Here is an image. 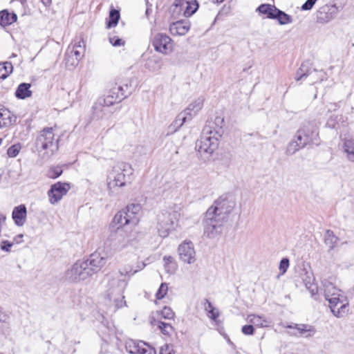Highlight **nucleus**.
<instances>
[{
	"mask_svg": "<svg viewBox=\"0 0 354 354\" xmlns=\"http://www.w3.org/2000/svg\"><path fill=\"white\" fill-rule=\"evenodd\" d=\"M132 92L131 84L115 83L107 94L100 97L92 106L91 118L97 124L104 128L110 127L112 124L111 118L113 112L109 107L125 99Z\"/></svg>",
	"mask_w": 354,
	"mask_h": 354,
	"instance_id": "1",
	"label": "nucleus"
},
{
	"mask_svg": "<svg viewBox=\"0 0 354 354\" xmlns=\"http://www.w3.org/2000/svg\"><path fill=\"white\" fill-rule=\"evenodd\" d=\"M223 122V118L216 117L214 122L208 121L203 127L201 138L196 143V149L203 160H208L218 148Z\"/></svg>",
	"mask_w": 354,
	"mask_h": 354,
	"instance_id": "2",
	"label": "nucleus"
},
{
	"mask_svg": "<svg viewBox=\"0 0 354 354\" xmlns=\"http://www.w3.org/2000/svg\"><path fill=\"white\" fill-rule=\"evenodd\" d=\"M322 289L333 315L337 318L345 317L349 311V301L344 292L327 279L322 281Z\"/></svg>",
	"mask_w": 354,
	"mask_h": 354,
	"instance_id": "3",
	"label": "nucleus"
},
{
	"mask_svg": "<svg viewBox=\"0 0 354 354\" xmlns=\"http://www.w3.org/2000/svg\"><path fill=\"white\" fill-rule=\"evenodd\" d=\"M318 135L317 128L315 124L313 122L304 124L297 131L294 139L288 143L286 153L288 156H292L307 145L317 144Z\"/></svg>",
	"mask_w": 354,
	"mask_h": 354,
	"instance_id": "4",
	"label": "nucleus"
},
{
	"mask_svg": "<svg viewBox=\"0 0 354 354\" xmlns=\"http://www.w3.org/2000/svg\"><path fill=\"white\" fill-rule=\"evenodd\" d=\"M127 286V281L119 276H111L107 285L106 297L113 302L116 308H120L126 305L124 290Z\"/></svg>",
	"mask_w": 354,
	"mask_h": 354,
	"instance_id": "5",
	"label": "nucleus"
},
{
	"mask_svg": "<svg viewBox=\"0 0 354 354\" xmlns=\"http://www.w3.org/2000/svg\"><path fill=\"white\" fill-rule=\"evenodd\" d=\"M236 206V198L232 194H225L216 200L214 204L208 208L214 214L218 216V219L227 220L228 215Z\"/></svg>",
	"mask_w": 354,
	"mask_h": 354,
	"instance_id": "6",
	"label": "nucleus"
},
{
	"mask_svg": "<svg viewBox=\"0 0 354 354\" xmlns=\"http://www.w3.org/2000/svg\"><path fill=\"white\" fill-rule=\"evenodd\" d=\"M180 213L177 211L162 212L158 216L157 229L161 237H167L178 225Z\"/></svg>",
	"mask_w": 354,
	"mask_h": 354,
	"instance_id": "7",
	"label": "nucleus"
},
{
	"mask_svg": "<svg viewBox=\"0 0 354 354\" xmlns=\"http://www.w3.org/2000/svg\"><path fill=\"white\" fill-rule=\"evenodd\" d=\"M92 275V271L88 267L86 262H84V260H79L66 271L65 279L71 282H80Z\"/></svg>",
	"mask_w": 354,
	"mask_h": 354,
	"instance_id": "8",
	"label": "nucleus"
},
{
	"mask_svg": "<svg viewBox=\"0 0 354 354\" xmlns=\"http://www.w3.org/2000/svg\"><path fill=\"white\" fill-rule=\"evenodd\" d=\"M224 220L218 219V216L212 212L207 210L203 219L204 234L210 239H213L222 232Z\"/></svg>",
	"mask_w": 354,
	"mask_h": 354,
	"instance_id": "9",
	"label": "nucleus"
},
{
	"mask_svg": "<svg viewBox=\"0 0 354 354\" xmlns=\"http://www.w3.org/2000/svg\"><path fill=\"white\" fill-rule=\"evenodd\" d=\"M35 147L39 152L49 150L53 153L54 150L57 149L52 127L44 128L40 131L35 140Z\"/></svg>",
	"mask_w": 354,
	"mask_h": 354,
	"instance_id": "10",
	"label": "nucleus"
},
{
	"mask_svg": "<svg viewBox=\"0 0 354 354\" xmlns=\"http://www.w3.org/2000/svg\"><path fill=\"white\" fill-rule=\"evenodd\" d=\"M71 187V184L68 183L57 182L53 184L47 193L50 203L51 205L58 203L63 196L66 195Z\"/></svg>",
	"mask_w": 354,
	"mask_h": 354,
	"instance_id": "11",
	"label": "nucleus"
},
{
	"mask_svg": "<svg viewBox=\"0 0 354 354\" xmlns=\"http://www.w3.org/2000/svg\"><path fill=\"white\" fill-rule=\"evenodd\" d=\"M151 44L157 52L165 55L173 50L171 39L165 34L158 33L151 39Z\"/></svg>",
	"mask_w": 354,
	"mask_h": 354,
	"instance_id": "12",
	"label": "nucleus"
},
{
	"mask_svg": "<svg viewBox=\"0 0 354 354\" xmlns=\"http://www.w3.org/2000/svg\"><path fill=\"white\" fill-rule=\"evenodd\" d=\"M126 185L125 175L122 171H113L107 178V188L109 195H117L120 188Z\"/></svg>",
	"mask_w": 354,
	"mask_h": 354,
	"instance_id": "13",
	"label": "nucleus"
},
{
	"mask_svg": "<svg viewBox=\"0 0 354 354\" xmlns=\"http://www.w3.org/2000/svg\"><path fill=\"white\" fill-rule=\"evenodd\" d=\"M172 6L174 12H183L185 17H189L196 12L198 3L196 0H175Z\"/></svg>",
	"mask_w": 354,
	"mask_h": 354,
	"instance_id": "14",
	"label": "nucleus"
},
{
	"mask_svg": "<svg viewBox=\"0 0 354 354\" xmlns=\"http://www.w3.org/2000/svg\"><path fill=\"white\" fill-rule=\"evenodd\" d=\"M109 241L114 251H120L129 244L130 239L122 228L118 227L117 230L110 235Z\"/></svg>",
	"mask_w": 354,
	"mask_h": 354,
	"instance_id": "15",
	"label": "nucleus"
},
{
	"mask_svg": "<svg viewBox=\"0 0 354 354\" xmlns=\"http://www.w3.org/2000/svg\"><path fill=\"white\" fill-rule=\"evenodd\" d=\"M126 349L130 354H156L154 348L142 341L129 340Z\"/></svg>",
	"mask_w": 354,
	"mask_h": 354,
	"instance_id": "16",
	"label": "nucleus"
},
{
	"mask_svg": "<svg viewBox=\"0 0 354 354\" xmlns=\"http://www.w3.org/2000/svg\"><path fill=\"white\" fill-rule=\"evenodd\" d=\"M180 259L184 263L192 264L196 261V252L191 241H184L178 248Z\"/></svg>",
	"mask_w": 354,
	"mask_h": 354,
	"instance_id": "17",
	"label": "nucleus"
},
{
	"mask_svg": "<svg viewBox=\"0 0 354 354\" xmlns=\"http://www.w3.org/2000/svg\"><path fill=\"white\" fill-rule=\"evenodd\" d=\"M108 258L107 254L97 251L91 254L88 259L84 261L86 262L88 267L92 271V274H93L106 264Z\"/></svg>",
	"mask_w": 354,
	"mask_h": 354,
	"instance_id": "18",
	"label": "nucleus"
},
{
	"mask_svg": "<svg viewBox=\"0 0 354 354\" xmlns=\"http://www.w3.org/2000/svg\"><path fill=\"white\" fill-rule=\"evenodd\" d=\"M286 328L295 330V331L290 333L291 335L295 337L309 338L313 337L316 333L315 327L308 324H292L286 326Z\"/></svg>",
	"mask_w": 354,
	"mask_h": 354,
	"instance_id": "19",
	"label": "nucleus"
},
{
	"mask_svg": "<svg viewBox=\"0 0 354 354\" xmlns=\"http://www.w3.org/2000/svg\"><path fill=\"white\" fill-rule=\"evenodd\" d=\"M301 279L307 290H309L311 294V297L315 300L319 299L318 295V286L315 283V277L313 274L310 272L305 271L304 274H301Z\"/></svg>",
	"mask_w": 354,
	"mask_h": 354,
	"instance_id": "20",
	"label": "nucleus"
},
{
	"mask_svg": "<svg viewBox=\"0 0 354 354\" xmlns=\"http://www.w3.org/2000/svg\"><path fill=\"white\" fill-rule=\"evenodd\" d=\"M85 44L82 38H76L68 46L66 52L81 60L85 53Z\"/></svg>",
	"mask_w": 354,
	"mask_h": 354,
	"instance_id": "21",
	"label": "nucleus"
},
{
	"mask_svg": "<svg viewBox=\"0 0 354 354\" xmlns=\"http://www.w3.org/2000/svg\"><path fill=\"white\" fill-rule=\"evenodd\" d=\"M336 7L325 5L319 8L317 12V20L318 22L324 24L333 19L336 14Z\"/></svg>",
	"mask_w": 354,
	"mask_h": 354,
	"instance_id": "22",
	"label": "nucleus"
},
{
	"mask_svg": "<svg viewBox=\"0 0 354 354\" xmlns=\"http://www.w3.org/2000/svg\"><path fill=\"white\" fill-rule=\"evenodd\" d=\"M189 29L190 22L186 20L177 21L172 23L169 26V31L172 35H185Z\"/></svg>",
	"mask_w": 354,
	"mask_h": 354,
	"instance_id": "23",
	"label": "nucleus"
},
{
	"mask_svg": "<svg viewBox=\"0 0 354 354\" xmlns=\"http://www.w3.org/2000/svg\"><path fill=\"white\" fill-rule=\"evenodd\" d=\"M27 209L25 205L15 207L12 213V218L17 226H22L26 221Z\"/></svg>",
	"mask_w": 354,
	"mask_h": 354,
	"instance_id": "24",
	"label": "nucleus"
},
{
	"mask_svg": "<svg viewBox=\"0 0 354 354\" xmlns=\"http://www.w3.org/2000/svg\"><path fill=\"white\" fill-rule=\"evenodd\" d=\"M317 74V71L312 68L310 64L308 62H303L299 69L297 70L295 75L296 81L303 80L313 73Z\"/></svg>",
	"mask_w": 354,
	"mask_h": 354,
	"instance_id": "25",
	"label": "nucleus"
},
{
	"mask_svg": "<svg viewBox=\"0 0 354 354\" xmlns=\"http://www.w3.org/2000/svg\"><path fill=\"white\" fill-rule=\"evenodd\" d=\"M16 122V117L7 109L0 108V128L11 125Z\"/></svg>",
	"mask_w": 354,
	"mask_h": 354,
	"instance_id": "26",
	"label": "nucleus"
},
{
	"mask_svg": "<svg viewBox=\"0 0 354 354\" xmlns=\"http://www.w3.org/2000/svg\"><path fill=\"white\" fill-rule=\"evenodd\" d=\"M203 97H200L189 105V106L184 111L185 114L188 116V120H191L192 117L203 108Z\"/></svg>",
	"mask_w": 354,
	"mask_h": 354,
	"instance_id": "27",
	"label": "nucleus"
},
{
	"mask_svg": "<svg viewBox=\"0 0 354 354\" xmlns=\"http://www.w3.org/2000/svg\"><path fill=\"white\" fill-rule=\"evenodd\" d=\"M277 10L278 8L275 6L268 3L261 4L257 8V11L261 15H265L266 18L271 19H274Z\"/></svg>",
	"mask_w": 354,
	"mask_h": 354,
	"instance_id": "28",
	"label": "nucleus"
},
{
	"mask_svg": "<svg viewBox=\"0 0 354 354\" xmlns=\"http://www.w3.org/2000/svg\"><path fill=\"white\" fill-rule=\"evenodd\" d=\"M31 84L21 83L17 88L15 95L17 99L24 100L31 97L32 92L30 90Z\"/></svg>",
	"mask_w": 354,
	"mask_h": 354,
	"instance_id": "29",
	"label": "nucleus"
},
{
	"mask_svg": "<svg viewBox=\"0 0 354 354\" xmlns=\"http://www.w3.org/2000/svg\"><path fill=\"white\" fill-rule=\"evenodd\" d=\"M248 320L250 323L259 328L268 327L271 324V321L268 319L265 316L256 315L254 314L249 315L248 316Z\"/></svg>",
	"mask_w": 354,
	"mask_h": 354,
	"instance_id": "30",
	"label": "nucleus"
},
{
	"mask_svg": "<svg viewBox=\"0 0 354 354\" xmlns=\"http://www.w3.org/2000/svg\"><path fill=\"white\" fill-rule=\"evenodd\" d=\"M17 19V16L15 13H10L7 10H3L0 12V25L6 26L15 22Z\"/></svg>",
	"mask_w": 354,
	"mask_h": 354,
	"instance_id": "31",
	"label": "nucleus"
},
{
	"mask_svg": "<svg viewBox=\"0 0 354 354\" xmlns=\"http://www.w3.org/2000/svg\"><path fill=\"white\" fill-rule=\"evenodd\" d=\"M162 64L163 62L160 57L153 55L147 60L145 66L151 71H157L162 68Z\"/></svg>",
	"mask_w": 354,
	"mask_h": 354,
	"instance_id": "32",
	"label": "nucleus"
},
{
	"mask_svg": "<svg viewBox=\"0 0 354 354\" xmlns=\"http://www.w3.org/2000/svg\"><path fill=\"white\" fill-rule=\"evenodd\" d=\"M338 239V237L334 234L332 230H327L326 231L324 236V243L330 250H333L335 248Z\"/></svg>",
	"mask_w": 354,
	"mask_h": 354,
	"instance_id": "33",
	"label": "nucleus"
},
{
	"mask_svg": "<svg viewBox=\"0 0 354 354\" xmlns=\"http://www.w3.org/2000/svg\"><path fill=\"white\" fill-rule=\"evenodd\" d=\"M344 151L346 153L347 158L354 162V140L348 139L344 142Z\"/></svg>",
	"mask_w": 354,
	"mask_h": 354,
	"instance_id": "34",
	"label": "nucleus"
},
{
	"mask_svg": "<svg viewBox=\"0 0 354 354\" xmlns=\"http://www.w3.org/2000/svg\"><path fill=\"white\" fill-rule=\"evenodd\" d=\"M154 326H157L161 333L165 335H171L174 332L173 326L168 323H165L161 321H155Z\"/></svg>",
	"mask_w": 354,
	"mask_h": 354,
	"instance_id": "35",
	"label": "nucleus"
},
{
	"mask_svg": "<svg viewBox=\"0 0 354 354\" xmlns=\"http://www.w3.org/2000/svg\"><path fill=\"white\" fill-rule=\"evenodd\" d=\"M163 261L165 262L164 266L167 272L169 274L174 273L177 266L174 258L171 256H165L163 257Z\"/></svg>",
	"mask_w": 354,
	"mask_h": 354,
	"instance_id": "36",
	"label": "nucleus"
},
{
	"mask_svg": "<svg viewBox=\"0 0 354 354\" xmlns=\"http://www.w3.org/2000/svg\"><path fill=\"white\" fill-rule=\"evenodd\" d=\"M274 19H277L279 24L286 25L292 23V19L291 16L286 14L283 11L278 9L275 17Z\"/></svg>",
	"mask_w": 354,
	"mask_h": 354,
	"instance_id": "37",
	"label": "nucleus"
},
{
	"mask_svg": "<svg viewBox=\"0 0 354 354\" xmlns=\"http://www.w3.org/2000/svg\"><path fill=\"white\" fill-rule=\"evenodd\" d=\"M120 17V12L118 10L115 9L111 10L109 17V20L107 23L106 27L108 28L115 27L118 24Z\"/></svg>",
	"mask_w": 354,
	"mask_h": 354,
	"instance_id": "38",
	"label": "nucleus"
},
{
	"mask_svg": "<svg viewBox=\"0 0 354 354\" xmlns=\"http://www.w3.org/2000/svg\"><path fill=\"white\" fill-rule=\"evenodd\" d=\"M188 120V116L183 111L178 115L176 120L173 122L171 127H173L174 131L179 129Z\"/></svg>",
	"mask_w": 354,
	"mask_h": 354,
	"instance_id": "39",
	"label": "nucleus"
},
{
	"mask_svg": "<svg viewBox=\"0 0 354 354\" xmlns=\"http://www.w3.org/2000/svg\"><path fill=\"white\" fill-rule=\"evenodd\" d=\"M13 66L10 62H5L0 68V78L6 79L10 74L12 73Z\"/></svg>",
	"mask_w": 354,
	"mask_h": 354,
	"instance_id": "40",
	"label": "nucleus"
},
{
	"mask_svg": "<svg viewBox=\"0 0 354 354\" xmlns=\"http://www.w3.org/2000/svg\"><path fill=\"white\" fill-rule=\"evenodd\" d=\"M123 210L125 212V215L127 218V220H125V222L129 223L131 225H136L139 222V216L138 215H135L131 210L128 211V208L127 207Z\"/></svg>",
	"mask_w": 354,
	"mask_h": 354,
	"instance_id": "41",
	"label": "nucleus"
},
{
	"mask_svg": "<svg viewBox=\"0 0 354 354\" xmlns=\"http://www.w3.org/2000/svg\"><path fill=\"white\" fill-rule=\"evenodd\" d=\"M125 220H127V218L123 209L118 212L113 218V221L115 223L120 225L119 227L127 225H130L129 223L125 222Z\"/></svg>",
	"mask_w": 354,
	"mask_h": 354,
	"instance_id": "42",
	"label": "nucleus"
},
{
	"mask_svg": "<svg viewBox=\"0 0 354 354\" xmlns=\"http://www.w3.org/2000/svg\"><path fill=\"white\" fill-rule=\"evenodd\" d=\"M137 272H138V270H133L132 266H124V268L120 269L119 270V272L115 275L119 276L120 278H122L123 276H127V275L131 276V275L134 274L135 273H136Z\"/></svg>",
	"mask_w": 354,
	"mask_h": 354,
	"instance_id": "43",
	"label": "nucleus"
},
{
	"mask_svg": "<svg viewBox=\"0 0 354 354\" xmlns=\"http://www.w3.org/2000/svg\"><path fill=\"white\" fill-rule=\"evenodd\" d=\"M65 61H66V64L68 66L75 67L79 64L80 60L79 59H77V57H75V56H73L69 53L66 52Z\"/></svg>",
	"mask_w": 354,
	"mask_h": 354,
	"instance_id": "44",
	"label": "nucleus"
},
{
	"mask_svg": "<svg viewBox=\"0 0 354 354\" xmlns=\"http://www.w3.org/2000/svg\"><path fill=\"white\" fill-rule=\"evenodd\" d=\"M21 145L20 144H15V145H12L11 147H10L8 149V151H7V154L9 157H11V158H15L16 157L20 150H21Z\"/></svg>",
	"mask_w": 354,
	"mask_h": 354,
	"instance_id": "45",
	"label": "nucleus"
},
{
	"mask_svg": "<svg viewBox=\"0 0 354 354\" xmlns=\"http://www.w3.org/2000/svg\"><path fill=\"white\" fill-rule=\"evenodd\" d=\"M168 291V286L166 283H162L160 288H158L156 297L157 299H162L167 295Z\"/></svg>",
	"mask_w": 354,
	"mask_h": 354,
	"instance_id": "46",
	"label": "nucleus"
},
{
	"mask_svg": "<svg viewBox=\"0 0 354 354\" xmlns=\"http://www.w3.org/2000/svg\"><path fill=\"white\" fill-rule=\"evenodd\" d=\"M290 266V261L288 258H283L279 263V269L281 274H284Z\"/></svg>",
	"mask_w": 354,
	"mask_h": 354,
	"instance_id": "47",
	"label": "nucleus"
},
{
	"mask_svg": "<svg viewBox=\"0 0 354 354\" xmlns=\"http://www.w3.org/2000/svg\"><path fill=\"white\" fill-rule=\"evenodd\" d=\"M62 174V170L60 167H52L48 171V177L50 178H56Z\"/></svg>",
	"mask_w": 354,
	"mask_h": 354,
	"instance_id": "48",
	"label": "nucleus"
},
{
	"mask_svg": "<svg viewBox=\"0 0 354 354\" xmlns=\"http://www.w3.org/2000/svg\"><path fill=\"white\" fill-rule=\"evenodd\" d=\"M126 207L128 208V211L131 210L135 215H138L140 217V213L142 209V207L140 204L132 203L128 205Z\"/></svg>",
	"mask_w": 354,
	"mask_h": 354,
	"instance_id": "49",
	"label": "nucleus"
},
{
	"mask_svg": "<svg viewBox=\"0 0 354 354\" xmlns=\"http://www.w3.org/2000/svg\"><path fill=\"white\" fill-rule=\"evenodd\" d=\"M309 76L310 77V83L315 84L317 82L322 81L323 80L324 73L322 71H317V74H315L313 73V75H309Z\"/></svg>",
	"mask_w": 354,
	"mask_h": 354,
	"instance_id": "50",
	"label": "nucleus"
},
{
	"mask_svg": "<svg viewBox=\"0 0 354 354\" xmlns=\"http://www.w3.org/2000/svg\"><path fill=\"white\" fill-rule=\"evenodd\" d=\"M14 245V242L9 241H1L0 243V248L1 250L5 252H10L12 246Z\"/></svg>",
	"mask_w": 354,
	"mask_h": 354,
	"instance_id": "51",
	"label": "nucleus"
},
{
	"mask_svg": "<svg viewBox=\"0 0 354 354\" xmlns=\"http://www.w3.org/2000/svg\"><path fill=\"white\" fill-rule=\"evenodd\" d=\"M109 39L110 43L113 46H121L124 44V41L122 39H121L120 38H119L118 37L115 36V35L110 36Z\"/></svg>",
	"mask_w": 354,
	"mask_h": 354,
	"instance_id": "52",
	"label": "nucleus"
},
{
	"mask_svg": "<svg viewBox=\"0 0 354 354\" xmlns=\"http://www.w3.org/2000/svg\"><path fill=\"white\" fill-rule=\"evenodd\" d=\"M241 332L245 335H252L254 333V328L252 324L245 325L242 327Z\"/></svg>",
	"mask_w": 354,
	"mask_h": 354,
	"instance_id": "53",
	"label": "nucleus"
},
{
	"mask_svg": "<svg viewBox=\"0 0 354 354\" xmlns=\"http://www.w3.org/2000/svg\"><path fill=\"white\" fill-rule=\"evenodd\" d=\"M162 315L164 318L170 319L174 317V313L170 308L165 307L162 310Z\"/></svg>",
	"mask_w": 354,
	"mask_h": 354,
	"instance_id": "54",
	"label": "nucleus"
},
{
	"mask_svg": "<svg viewBox=\"0 0 354 354\" xmlns=\"http://www.w3.org/2000/svg\"><path fill=\"white\" fill-rule=\"evenodd\" d=\"M10 320V315L7 313L1 310V308L0 307V322L5 323V324H9Z\"/></svg>",
	"mask_w": 354,
	"mask_h": 354,
	"instance_id": "55",
	"label": "nucleus"
},
{
	"mask_svg": "<svg viewBox=\"0 0 354 354\" xmlns=\"http://www.w3.org/2000/svg\"><path fill=\"white\" fill-rule=\"evenodd\" d=\"M219 315H220L219 314V311L216 308H214V309L209 310L207 312L208 317L210 318L211 319L214 320V321L216 320V319L219 317Z\"/></svg>",
	"mask_w": 354,
	"mask_h": 354,
	"instance_id": "56",
	"label": "nucleus"
},
{
	"mask_svg": "<svg viewBox=\"0 0 354 354\" xmlns=\"http://www.w3.org/2000/svg\"><path fill=\"white\" fill-rule=\"evenodd\" d=\"M317 0H307L301 6L303 10H310L312 9Z\"/></svg>",
	"mask_w": 354,
	"mask_h": 354,
	"instance_id": "57",
	"label": "nucleus"
},
{
	"mask_svg": "<svg viewBox=\"0 0 354 354\" xmlns=\"http://www.w3.org/2000/svg\"><path fill=\"white\" fill-rule=\"evenodd\" d=\"M159 354H174V353L168 345H165L160 348Z\"/></svg>",
	"mask_w": 354,
	"mask_h": 354,
	"instance_id": "58",
	"label": "nucleus"
},
{
	"mask_svg": "<svg viewBox=\"0 0 354 354\" xmlns=\"http://www.w3.org/2000/svg\"><path fill=\"white\" fill-rule=\"evenodd\" d=\"M204 308H205V310L207 311V313L209 310H212V309H214L215 308L212 304L207 299H205V304H204Z\"/></svg>",
	"mask_w": 354,
	"mask_h": 354,
	"instance_id": "59",
	"label": "nucleus"
},
{
	"mask_svg": "<svg viewBox=\"0 0 354 354\" xmlns=\"http://www.w3.org/2000/svg\"><path fill=\"white\" fill-rule=\"evenodd\" d=\"M23 237H24L23 234H18L16 236H15L12 242H14V243L19 244L22 242Z\"/></svg>",
	"mask_w": 354,
	"mask_h": 354,
	"instance_id": "60",
	"label": "nucleus"
},
{
	"mask_svg": "<svg viewBox=\"0 0 354 354\" xmlns=\"http://www.w3.org/2000/svg\"><path fill=\"white\" fill-rule=\"evenodd\" d=\"M43 4L46 6H50L51 4V0H41Z\"/></svg>",
	"mask_w": 354,
	"mask_h": 354,
	"instance_id": "61",
	"label": "nucleus"
},
{
	"mask_svg": "<svg viewBox=\"0 0 354 354\" xmlns=\"http://www.w3.org/2000/svg\"><path fill=\"white\" fill-rule=\"evenodd\" d=\"M145 266V264L144 263H142L141 265H138L137 268L136 270H138V271L142 270Z\"/></svg>",
	"mask_w": 354,
	"mask_h": 354,
	"instance_id": "62",
	"label": "nucleus"
},
{
	"mask_svg": "<svg viewBox=\"0 0 354 354\" xmlns=\"http://www.w3.org/2000/svg\"><path fill=\"white\" fill-rule=\"evenodd\" d=\"M333 106H334L333 108V110H335L337 109V107L338 106L337 104H334Z\"/></svg>",
	"mask_w": 354,
	"mask_h": 354,
	"instance_id": "63",
	"label": "nucleus"
},
{
	"mask_svg": "<svg viewBox=\"0 0 354 354\" xmlns=\"http://www.w3.org/2000/svg\"><path fill=\"white\" fill-rule=\"evenodd\" d=\"M149 13V9L147 8V10H146V15H148Z\"/></svg>",
	"mask_w": 354,
	"mask_h": 354,
	"instance_id": "64",
	"label": "nucleus"
}]
</instances>
